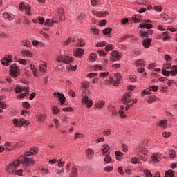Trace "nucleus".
Here are the masks:
<instances>
[{"instance_id": "338daca9", "label": "nucleus", "mask_w": 177, "mask_h": 177, "mask_svg": "<svg viewBox=\"0 0 177 177\" xmlns=\"http://www.w3.org/2000/svg\"><path fill=\"white\" fill-rule=\"evenodd\" d=\"M115 108L113 105H109L107 107V110L109 113H112L113 110H115Z\"/></svg>"}, {"instance_id": "49530a36", "label": "nucleus", "mask_w": 177, "mask_h": 177, "mask_svg": "<svg viewBox=\"0 0 177 177\" xmlns=\"http://www.w3.org/2000/svg\"><path fill=\"white\" fill-rule=\"evenodd\" d=\"M106 45H107V42L106 41H102V42H98L96 44L95 46L97 48H100V47H102V46H106Z\"/></svg>"}, {"instance_id": "864d4df0", "label": "nucleus", "mask_w": 177, "mask_h": 177, "mask_svg": "<svg viewBox=\"0 0 177 177\" xmlns=\"http://www.w3.org/2000/svg\"><path fill=\"white\" fill-rule=\"evenodd\" d=\"M171 135H172V133H171L169 131H165L162 133L163 138H169V136H171Z\"/></svg>"}, {"instance_id": "79ce46f5", "label": "nucleus", "mask_w": 177, "mask_h": 177, "mask_svg": "<svg viewBox=\"0 0 177 177\" xmlns=\"http://www.w3.org/2000/svg\"><path fill=\"white\" fill-rule=\"evenodd\" d=\"M18 63H19L20 64H22L23 66H26L27 64V60L21 59V58H19L17 59Z\"/></svg>"}, {"instance_id": "a19ab883", "label": "nucleus", "mask_w": 177, "mask_h": 177, "mask_svg": "<svg viewBox=\"0 0 177 177\" xmlns=\"http://www.w3.org/2000/svg\"><path fill=\"white\" fill-rule=\"evenodd\" d=\"M84 46H85V41H84V40H82V39H78L77 46L83 47Z\"/></svg>"}, {"instance_id": "6ab92c4d", "label": "nucleus", "mask_w": 177, "mask_h": 177, "mask_svg": "<svg viewBox=\"0 0 177 177\" xmlns=\"http://www.w3.org/2000/svg\"><path fill=\"white\" fill-rule=\"evenodd\" d=\"M104 161L105 164H110V162L113 161V158H111L110 154L107 153L104 159Z\"/></svg>"}, {"instance_id": "9b49d317", "label": "nucleus", "mask_w": 177, "mask_h": 177, "mask_svg": "<svg viewBox=\"0 0 177 177\" xmlns=\"http://www.w3.org/2000/svg\"><path fill=\"white\" fill-rule=\"evenodd\" d=\"M101 150L102 151V156H104L105 154H110V146L107 144H104Z\"/></svg>"}, {"instance_id": "f3484780", "label": "nucleus", "mask_w": 177, "mask_h": 177, "mask_svg": "<svg viewBox=\"0 0 177 177\" xmlns=\"http://www.w3.org/2000/svg\"><path fill=\"white\" fill-rule=\"evenodd\" d=\"M12 122L15 127H23V125H24L23 120L19 121V120L16 118L12 120Z\"/></svg>"}, {"instance_id": "dca6fc26", "label": "nucleus", "mask_w": 177, "mask_h": 177, "mask_svg": "<svg viewBox=\"0 0 177 177\" xmlns=\"http://www.w3.org/2000/svg\"><path fill=\"white\" fill-rule=\"evenodd\" d=\"M21 53L24 57L26 56L27 57H32V53H31V51L30 50H21Z\"/></svg>"}, {"instance_id": "20e7f679", "label": "nucleus", "mask_w": 177, "mask_h": 177, "mask_svg": "<svg viewBox=\"0 0 177 177\" xmlns=\"http://www.w3.org/2000/svg\"><path fill=\"white\" fill-rule=\"evenodd\" d=\"M19 8L20 12H25L26 16H31V6H30V5H26L24 2H21Z\"/></svg>"}, {"instance_id": "69168bd1", "label": "nucleus", "mask_w": 177, "mask_h": 177, "mask_svg": "<svg viewBox=\"0 0 177 177\" xmlns=\"http://www.w3.org/2000/svg\"><path fill=\"white\" fill-rule=\"evenodd\" d=\"M39 24H44L45 23V18L44 17H38Z\"/></svg>"}, {"instance_id": "72a5a7b5", "label": "nucleus", "mask_w": 177, "mask_h": 177, "mask_svg": "<svg viewBox=\"0 0 177 177\" xmlns=\"http://www.w3.org/2000/svg\"><path fill=\"white\" fill-rule=\"evenodd\" d=\"M96 59H97V54L96 53L90 54V59L91 60V62H96Z\"/></svg>"}, {"instance_id": "2f4dec72", "label": "nucleus", "mask_w": 177, "mask_h": 177, "mask_svg": "<svg viewBox=\"0 0 177 177\" xmlns=\"http://www.w3.org/2000/svg\"><path fill=\"white\" fill-rule=\"evenodd\" d=\"M37 153H38V148L34 147L30 149V156H33V154H35Z\"/></svg>"}, {"instance_id": "774afa93", "label": "nucleus", "mask_w": 177, "mask_h": 177, "mask_svg": "<svg viewBox=\"0 0 177 177\" xmlns=\"http://www.w3.org/2000/svg\"><path fill=\"white\" fill-rule=\"evenodd\" d=\"M82 88H89V82H86L81 84Z\"/></svg>"}, {"instance_id": "4be33fe9", "label": "nucleus", "mask_w": 177, "mask_h": 177, "mask_svg": "<svg viewBox=\"0 0 177 177\" xmlns=\"http://www.w3.org/2000/svg\"><path fill=\"white\" fill-rule=\"evenodd\" d=\"M171 74L173 77H175L177 74V65H174L171 67Z\"/></svg>"}, {"instance_id": "f704fd0d", "label": "nucleus", "mask_w": 177, "mask_h": 177, "mask_svg": "<svg viewBox=\"0 0 177 177\" xmlns=\"http://www.w3.org/2000/svg\"><path fill=\"white\" fill-rule=\"evenodd\" d=\"M113 49H114V47H113V44H107L105 46V50L106 52H110L111 50H113Z\"/></svg>"}, {"instance_id": "052dcab7", "label": "nucleus", "mask_w": 177, "mask_h": 177, "mask_svg": "<svg viewBox=\"0 0 177 177\" xmlns=\"http://www.w3.org/2000/svg\"><path fill=\"white\" fill-rule=\"evenodd\" d=\"M52 24H55V23H57V24L59 23V18L57 17H53L51 19Z\"/></svg>"}, {"instance_id": "473e14b6", "label": "nucleus", "mask_w": 177, "mask_h": 177, "mask_svg": "<svg viewBox=\"0 0 177 177\" xmlns=\"http://www.w3.org/2000/svg\"><path fill=\"white\" fill-rule=\"evenodd\" d=\"M22 45H24V46H26V48H30L31 42L28 40H24L22 41Z\"/></svg>"}, {"instance_id": "c85d7f7f", "label": "nucleus", "mask_w": 177, "mask_h": 177, "mask_svg": "<svg viewBox=\"0 0 177 177\" xmlns=\"http://www.w3.org/2000/svg\"><path fill=\"white\" fill-rule=\"evenodd\" d=\"M22 107L26 109V110H30L31 109V104L28 102H22Z\"/></svg>"}, {"instance_id": "09e8293b", "label": "nucleus", "mask_w": 177, "mask_h": 177, "mask_svg": "<svg viewBox=\"0 0 177 177\" xmlns=\"http://www.w3.org/2000/svg\"><path fill=\"white\" fill-rule=\"evenodd\" d=\"M129 80H130L131 82H136L138 81V78L136 77V76H135L133 75H131L129 76Z\"/></svg>"}, {"instance_id": "2eb2a0df", "label": "nucleus", "mask_w": 177, "mask_h": 177, "mask_svg": "<svg viewBox=\"0 0 177 177\" xmlns=\"http://www.w3.org/2000/svg\"><path fill=\"white\" fill-rule=\"evenodd\" d=\"M115 156H116V160L118 161H121L122 160V157H124V153L120 151H116L115 152Z\"/></svg>"}, {"instance_id": "a211bd4d", "label": "nucleus", "mask_w": 177, "mask_h": 177, "mask_svg": "<svg viewBox=\"0 0 177 177\" xmlns=\"http://www.w3.org/2000/svg\"><path fill=\"white\" fill-rule=\"evenodd\" d=\"M71 177H78V170L75 166L72 167Z\"/></svg>"}, {"instance_id": "7ed1b4c3", "label": "nucleus", "mask_w": 177, "mask_h": 177, "mask_svg": "<svg viewBox=\"0 0 177 177\" xmlns=\"http://www.w3.org/2000/svg\"><path fill=\"white\" fill-rule=\"evenodd\" d=\"M10 74L12 78H16L20 75V68L16 64H12L10 66Z\"/></svg>"}, {"instance_id": "3c124183", "label": "nucleus", "mask_w": 177, "mask_h": 177, "mask_svg": "<svg viewBox=\"0 0 177 177\" xmlns=\"http://www.w3.org/2000/svg\"><path fill=\"white\" fill-rule=\"evenodd\" d=\"M172 66H171V63H166L163 65V70H169Z\"/></svg>"}, {"instance_id": "6e6552de", "label": "nucleus", "mask_w": 177, "mask_h": 177, "mask_svg": "<svg viewBox=\"0 0 177 177\" xmlns=\"http://www.w3.org/2000/svg\"><path fill=\"white\" fill-rule=\"evenodd\" d=\"M84 53H85V50L84 49L77 48L74 50L73 56L81 58L84 56Z\"/></svg>"}, {"instance_id": "4c0bfd02", "label": "nucleus", "mask_w": 177, "mask_h": 177, "mask_svg": "<svg viewBox=\"0 0 177 177\" xmlns=\"http://www.w3.org/2000/svg\"><path fill=\"white\" fill-rule=\"evenodd\" d=\"M15 92L17 93H21V92H24V88L20 86V85H18L17 88L14 89Z\"/></svg>"}, {"instance_id": "8fccbe9b", "label": "nucleus", "mask_w": 177, "mask_h": 177, "mask_svg": "<svg viewBox=\"0 0 177 177\" xmlns=\"http://www.w3.org/2000/svg\"><path fill=\"white\" fill-rule=\"evenodd\" d=\"M57 62H59V63H64V56L63 55H59L57 57Z\"/></svg>"}, {"instance_id": "c756f323", "label": "nucleus", "mask_w": 177, "mask_h": 177, "mask_svg": "<svg viewBox=\"0 0 177 177\" xmlns=\"http://www.w3.org/2000/svg\"><path fill=\"white\" fill-rule=\"evenodd\" d=\"M151 160L152 161V162H160V158L157 157L156 156V154H153L151 157Z\"/></svg>"}, {"instance_id": "e433bc0d", "label": "nucleus", "mask_w": 177, "mask_h": 177, "mask_svg": "<svg viewBox=\"0 0 177 177\" xmlns=\"http://www.w3.org/2000/svg\"><path fill=\"white\" fill-rule=\"evenodd\" d=\"M122 102L123 104H129V103H131V102H132V100L127 97L126 99H124V97H122Z\"/></svg>"}, {"instance_id": "0eeeda50", "label": "nucleus", "mask_w": 177, "mask_h": 177, "mask_svg": "<svg viewBox=\"0 0 177 177\" xmlns=\"http://www.w3.org/2000/svg\"><path fill=\"white\" fill-rule=\"evenodd\" d=\"M59 99V102L61 103V106H63L66 103V97L63 93H60V92L55 93L54 96H56Z\"/></svg>"}, {"instance_id": "f257e3e1", "label": "nucleus", "mask_w": 177, "mask_h": 177, "mask_svg": "<svg viewBox=\"0 0 177 177\" xmlns=\"http://www.w3.org/2000/svg\"><path fill=\"white\" fill-rule=\"evenodd\" d=\"M18 160L21 164L25 165V167H31L35 164L34 159L30 158L24 155L19 156Z\"/></svg>"}, {"instance_id": "39448f33", "label": "nucleus", "mask_w": 177, "mask_h": 177, "mask_svg": "<svg viewBox=\"0 0 177 177\" xmlns=\"http://www.w3.org/2000/svg\"><path fill=\"white\" fill-rule=\"evenodd\" d=\"M81 103L82 104H86V107L87 109H91V107L93 106V101L92 100H89L86 95L83 96Z\"/></svg>"}, {"instance_id": "de8ad7c7", "label": "nucleus", "mask_w": 177, "mask_h": 177, "mask_svg": "<svg viewBox=\"0 0 177 177\" xmlns=\"http://www.w3.org/2000/svg\"><path fill=\"white\" fill-rule=\"evenodd\" d=\"M149 91H153V92H157L158 91V86H152L148 88Z\"/></svg>"}, {"instance_id": "13d9d810", "label": "nucleus", "mask_w": 177, "mask_h": 177, "mask_svg": "<svg viewBox=\"0 0 177 177\" xmlns=\"http://www.w3.org/2000/svg\"><path fill=\"white\" fill-rule=\"evenodd\" d=\"M132 37L131 34H126L122 37V41H125L126 39H128V38H131Z\"/></svg>"}, {"instance_id": "f03ea898", "label": "nucleus", "mask_w": 177, "mask_h": 177, "mask_svg": "<svg viewBox=\"0 0 177 177\" xmlns=\"http://www.w3.org/2000/svg\"><path fill=\"white\" fill-rule=\"evenodd\" d=\"M20 164H21V162L19 159L14 160L12 162L8 164V165L6 167V170L10 174H13L14 171H16L17 168H19V166L20 165Z\"/></svg>"}, {"instance_id": "cd10ccee", "label": "nucleus", "mask_w": 177, "mask_h": 177, "mask_svg": "<svg viewBox=\"0 0 177 177\" xmlns=\"http://www.w3.org/2000/svg\"><path fill=\"white\" fill-rule=\"evenodd\" d=\"M136 66L137 67H143L145 66V61L143 59H138L136 62Z\"/></svg>"}, {"instance_id": "bb28decb", "label": "nucleus", "mask_w": 177, "mask_h": 177, "mask_svg": "<svg viewBox=\"0 0 177 177\" xmlns=\"http://www.w3.org/2000/svg\"><path fill=\"white\" fill-rule=\"evenodd\" d=\"M165 175L169 177H174L175 176V171H172V169H169L165 171Z\"/></svg>"}, {"instance_id": "7c9ffc66", "label": "nucleus", "mask_w": 177, "mask_h": 177, "mask_svg": "<svg viewBox=\"0 0 177 177\" xmlns=\"http://www.w3.org/2000/svg\"><path fill=\"white\" fill-rule=\"evenodd\" d=\"M86 16V15H85V13L81 12L77 17V21H82V20H84V19H85Z\"/></svg>"}, {"instance_id": "a18cd8bd", "label": "nucleus", "mask_w": 177, "mask_h": 177, "mask_svg": "<svg viewBox=\"0 0 177 177\" xmlns=\"http://www.w3.org/2000/svg\"><path fill=\"white\" fill-rule=\"evenodd\" d=\"M131 19H132V21H133V23H140V21H142V19H138L135 15H133L131 17Z\"/></svg>"}, {"instance_id": "ddd939ff", "label": "nucleus", "mask_w": 177, "mask_h": 177, "mask_svg": "<svg viewBox=\"0 0 177 177\" xmlns=\"http://www.w3.org/2000/svg\"><path fill=\"white\" fill-rule=\"evenodd\" d=\"M93 154H95V152L93 151V149L88 148L86 151V156L88 160H92V157H93Z\"/></svg>"}, {"instance_id": "680f3d73", "label": "nucleus", "mask_w": 177, "mask_h": 177, "mask_svg": "<svg viewBox=\"0 0 177 177\" xmlns=\"http://www.w3.org/2000/svg\"><path fill=\"white\" fill-rule=\"evenodd\" d=\"M161 17L165 20V21H167L169 19V16L168 15H166L165 13H162L161 14Z\"/></svg>"}, {"instance_id": "c03bdc74", "label": "nucleus", "mask_w": 177, "mask_h": 177, "mask_svg": "<svg viewBox=\"0 0 177 177\" xmlns=\"http://www.w3.org/2000/svg\"><path fill=\"white\" fill-rule=\"evenodd\" d=\"M144 174H145L146 177H153V174H151V171L147 169H145L143 171Z\"/></svg>"}, {"instance_id": "b1692460", "label": "nucleus", "mask_w": 177, "mask_h": 177, "mask_svg": "<svg viewBox=\"0 0 177 177\" xmlns=\"http://www.w3.org/2000/svg\"><path fill=\"white\" fill-rule=\"evenodd\" d=\"M46 63L44 62L39 65V70L41 73L46 72Z\"/></svg>"}, {"instance_id": "c9c22d12", "label": "nucleus", "mask_w": 177, "mask_h": 177, "mask_svg": "<svg viewBox=\"0 0 177 177\" xmlns=\"http://www.w3.org/2000/svg\"><path fill=\"white\" fill-rule=\"evenodd\" d=\"M129 42L131 44H135V41H138L139 38H138L136 36H133V35H131V37H130Z\"/></svg>"}, {"instance_id": "ea45409f", "label": "nucleus", "mask_w": 177, "mask_h": 177, "mask_svg": "<svg viewBox=\"0 0 177 177\" xmlns=\"http://www.w3.org/2000/svg\"><path fill=\"white\" fill-rule=\"evenodd\" d=\"M81 138H84V134L80 133H75L74 139L75 140H77V139H81Z\"/></svg>"}, {"instance_id": "5701e85b", "label": "nucleus", "mask_w": 177, "mask_h": 177, "mask_svg": "<svg viewBox=\"0 0 177 177\" xmlns=\"http://www.w3.org/2000/svg\"><path fill=\"white\" fill-rule=\"evenodd\" d=\"M73 62V57L68 56H64V63L66 64H69V63Z\"/></svg>"}, {"instance_id": "58836bf2", "label": "nucleus", "mask_w": 177, "mask_h": 177, "mask_svg": "<svg viewBox=\"0 0 177 177\" xmlns=\"http://www.w3.org/2000/svg\"><path fill=\"white\" fill-rule=\"evenodd\" d=\"M169 152L170 153H169L170 158H175V157H176V153L175 152V150H174V149H170V150L169 151Z\"/></svg>"}, {"instance_id": "f8f14e48", "label": "nucleus", "mask_w": 177, "mask_h": 177, "mask_svg": "<svg viewBox=\"0 0 177 177\" xmlns=\"http://www.w3.org/2000/svg\"><path fill=\"white\" fill-rule=\"evenodd\" d=\"M57 12L61 21H64V20H66V15H64V9L60 8L58 9Z\"/></svg>"}, {"instance_id": "5fc2aeb1", "label": "nucleus", "mask_w": 177, "mask_h": 177, "mask_svg": "<svg viewBox=\"0 0 177 177\" xmlns=\"http://www.w3.org/2000/svg\"><path fill=\"white\" fill-rule=\"evenodd\" d=\"M45 25L48 26V27H52L53 26V24H52V20L48 19L45 21Z\"/></svg>"}, {"instance_id": "e2e57ef3", "label": "nucleus", "mask_w": 177, "mask_h": 177, "mask_svg": "<svg viewBox=\"0 0 177 177\" xmlns=\"http://www.w3.org/2000/svg\"><path fill=\"white\" fill-rule=\"evenodd\" d=\"M111 134V129H107L104 131V136H109V135Z\"/></svg>"}, {"instance_id": "aec40b11", "label": "nucleus", "mask_w": 177, "mask_h": 177, "mask_svg": "<svg viewBox=\"0 0 177 177\" xmlns=\"http://www.w3.org/2000/svg\"><path fill=\"white\" fill-rule=\"evenodd\" d=\"M106 104V102L104 101H99L95 104L96 109H103V106Z\"/></svg>"}, {"instance_id": "a878e982", "label": "nucleus", "mask_w": 177, "mask_h": 177, "mask_svg": "<svg viewBox=\"0 0 177 177\" xmlns=\"http://www.w3.org/2000/svg\"><path fill=\"white\" fill-rule=\"evenodd\" d=\"M51 110L53 111V114L54 115H57V114L60 113V110H59V108H57L56 106H52Z\"/></svg>"}, {"instance_id": "423d86ee", "label": "nucleus", "mask_w": 177, "mask_h": 177, "mask_svg": "<svg viewBox=\"0 0 177 177\" xmlns=\"http://www.w3.org/2000/svg\"><path fill=\"white\" fill-rule=\"evenodd\" d=\"M121 57H122V55L120 53V52L117 50H113L111 53V62H117V60H121Z\"/></svg>"}, {"instance_id": "6e6d98bb", "label": "nucleus", "mask_w": 177, "mask_h": 177, "mask_svg": "<svg viewBox=\"0 0 177 177\" xmlns=\"http://www.w3.org/2000/svg\"><path fill=\"white\" fill-rule=\"evenodd\" d=\"M131 96H132V93L128 92L124 93L122 97H123V99H127V98H129Z\"/></svg>"}, {"instance_id": "603ef678", "label": "nucleus", "mask_w": 177, "mask_h": 177, "mask_svg": "<svg viewBox=\"0 0 177 177\" xmlns=\"http://www.w3.org/2000/svg\"><path fill=\"white\" fill-rule=\"evenodd\" d=\"M153 9L156 12H162V6H156L153 7Z\"/></svg>"}, {"instance_id": "4468645a", "label": "nucleus", "mask_w": 177, "mask_h": 177, "mask_svg": "<svg viewBox=\"0 0 177 177\" xmlns=\"http://www.w3.org/2000/svg\"><path fill=\"white\" fill-rule=\"evenodd\" d=\"M37 122H45V120H46V115L43 114H39L37 117Z\"/></svg>"}, {"instance_id": "9d476101", "label": "nucleus", "mask_w": 177, "mask_h": 177, "mask_svg": "<svg viewBox=\"0 0 177 177\" xmlns=\"http://www.w3.org/2000/svg\"><path fill=\"white\" fill-rule=\"evenodd\" d=\"M9 63H12V55H8L1 59L3 66H9Z\"/></svg>"}, {"instance_id": "4d7b16f0", "label": "nucleus", "mask_w": 177, "mask_h": 177, "mask_svg": "<svg viewBox=\"0 0 177 177\" xmlns=\"http://www.w3.org/2000/svg\"><path fill=\"white\" fill-rule=\"evenodd\" d=\"M162 74L166 77H169V75L171 74V71H167V69H162Z\"/></svg>"}, {"instance_id": "1a4fd4ad", "label": "nucleus", "mask_w": 177, "mask_h": 177, "mask_svg": "<svg viewBox=\"0 0 177 177\" xmlns=\"http://www.w3.org/2000/svg\"><path fill=\"white\" fill-rule=\"evenodd\" d=\"M151 41H153V39L150 37H147L142 41V45L145 49L150 48V46L151 45Z\"/></svg>"}, {"instance_id": "393cba45", "label": "nucleus", "mask_w": 177, "mask_h": 177, "mask_svg": "<svg viewBox=\"0 0 177 177\" xmlns=\"http://www.w3.org/2000/svg\"><path fill=\"white\" fill-rule=\"evenodd\" d=\"M111 31H113V28H106L102 30V33L104 35H109V34H111Z\"/></svg>"}, {"instance_id": "bf43d9fd", "label": "nucleus", "mask_w": 177, "mask_h": 177, "mask_svg": "<svg viewBox=\"0 0 177 177\" xmlns=\"http://www.w3.org/2000/svg\"><path fill=\"white\" fill-rule=\"evenodd\" d=\"M23 146H24V144L22 142H18L15 144L14 147L15 148L17 147L19 149L20 147H23Z\"/></svg>"}, {"instance_id": "412c9836", "label": "nucleus", "mask_w": 177, "mask_h": 177, "mask_svg": "<svg viewBox=\"0 0 177 177\" xmlns=\"http://www.w3.org/2000/svg\"><path fill=\"white\" fill-rule=\"evenodd\" d=\"M167 120H160L157 124L158 127H160V128H162V129H164V128H165V125H167Z\"/></svg>"}, {"instance_id": "0e129e2a", "label": "nucleus", "mask_w": 177, "mask_h": 177, "mask_svg": "<svg viewBox=\"0 0 177 177\" xmlns=\"http://www.w3.org/2000/svg\"><path fill=\"white\" fill-rule=\"evenodd\" d=\"M71 41H73V39L71 37H68L63 44L66 46V45H68L71 43Z\"/></svg>"}, {"instance_id": "37998d69", "label": "nucleus", "mask_w": 177, "mask_h": 177, "mask_svg": "<svg viewBox=\"0 0 177 177\" xmlns=\"http://www.w3.org/2000/svg\"><path fill=\"white\" fill-rule=\"evenodd\" d=\"M140 37H143V38H147L149 37L148 32L147 31L140 30Z\"/></svg>"}]
</instances>
